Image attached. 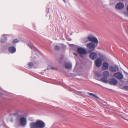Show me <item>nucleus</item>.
<instances>
[{"label":"nucleus","instance_id":"1","mask_svg":"<svg viewBox=\"0 0 128 128\" xmlns=\"http://www.w3.org/2000/svg\"><path fill=\"white\" fill-rule=\"evenodd\" d=\"M12 116L15 117L16 118V126L17 127L18 124V120L19 119V126L20 125L23 127H24L26 124V118L23 117H22V115L20 113L18 112H15L12 114Z\"/></svg>","mask_w":128,"mask_h":128},{"label":"nucleus","instance_id":"2","mask_svg":"<svg viewBox=\"0 0 128 128\" xmlns=\"http://www.w3.org/2000/svg\"><path fill=\"white\" fill-rule=\"evenodd\" d=\"M30 126L31 128H43L45 126V124L42 121L38 120L36 122L30 123Z\"/></svg>","mask_w":128,"mask_h":128},{"label":"nucleus","instance_id":"3","mask_svg":"<svg viewBox=\"0 0 128 128\" xmlns=\"http://www.w3.org/2000/svg\"><path fill=\"white\" fill-rule=\"evenodd\" d=\"M95 43L90 42L87 44L86 48L88 52H90L93 51L96 47Z\"/></svg>","mask_w":128,"mask_h":128},{"label":"nucleus","instance_id":"4","mask_svg":"<svg viewBox=\"0 0 128 128\" xmlns=\"http://www.w3.org/2000/svg\"><path fill=\"white\" fill-rule=\"evenodd\" d=\"M88 39L90 41L93 42L96 44V46L98 42V40L97 38L92 35H88L87 37Z\"/></svg>","mask_w":128,"mask_h":128},{"label":"nucleus","instance_id":"5","mask_svg":"<svg viewBox=\"0 0 128 128\" xmlns=\"http://www.w3.org/2000/svg\"><path fill=\"white\" fill-rule=\"evenodd\" d=\"M77 51L80 54V56L82 58L83 57V55L87 53L86 49L85 48H78Z\"/></svg>","mask_w":128,"mask_h":128},{"label":"nucleus","instance_id":"6","mask_svg":"<svg viewBox=\"0 0 128 128\" xmlns=\"http://www.w3.org/2000/svg\"><path fill=\"white\" fill-rule=\"evenodd\" d=\"M94 63L96 67H99L101 66L102 64V60L100 58H97L95 60Z\"/></svg>","mask_w":128,"mask_h":128},{"label":"nucleus","instance_id":"7","mask_svg":"<svg viewBox=\"0 0 128 128\" xmlns=\"http://www.w3.org/2000/svg\"><path fill=\"white\" fill-rule=\"evenodd\" d=\"M119 67L118 66L116 65H115L114 66H110L109 67V69L112 72H115L116 71V70H119Z\"/></svg>","mask_w":128,"mask_h":128},{"label":"nucleus","instance_id":"8","mask_svg":"<svg viewBox=\"0 0 128 128\" xmlns=\"http://www.w3.org/2000/svg\"><path fill=\"white\" fill-rule=\"evenodd\" d=\"M114 76L115 78L119 80H121L123 78V76L122 74L120 73L117 72L114 74Z\"/></svg>","mask_w":128,"mask_h":128},{"label":"nucleus","instance_id":"9","mask_svg":"<svg viewBox=\"0 0 128 128\" xmlns=\"http://www.w3.org/2000/svg\"><path fill=\"white\" fill-rule=\"evenodd\" d=\"M97 55L98 54L97 53L92 52L90 54L89 56L90 59L93 60L96 58Z\"/></svg>","mask_w":128,"mask_h":128},{"label":"nucleus","instance_id":"10","mask_svg":"<svg viewBox=\"0 0 128 128\" xmlns=\"http://www.w3.org/2000/svg\"><path fill=\"white\" fill-rule=\"evenodd\" d=\"M124 7L123 4L122 2H119L116 5V9L120 10L123 8Z\"/></svg>","mask_w":128,"mask_h":128},{"label":"nucleus","instance_id":"11","mask_svg":"<svg viewBox=\"0 0 128 128\" xmlns=\"http://www.w3.org/2000/svg\"><path fill=\"white\" fill-rule=\"evenodd\" d=\"M118 81L112 78L110 79L109 83L110 85H116L118 83Z\"/></svg>","mask_w":128,"mask_h":128},{"label":"nucleus","instance_id":"12","mask_svg":"<svg viewBox=\"0 0 128 128\" xmlns=\"http://www.w3.org/2000/svg\"><path fill=\"white\" fill-rule=\"evenodd\" d=\"M109 66L108 64L106 62H104L102 64V68L103 70H106L108 69Z\"/></svg>","mask_w":128,"mask_h":128},{"label":"nucleus","instance_id":"13","mask_svg":"<svg viewBox=\"0 0 128 128\" xmlns=\"http://www.w3.org/2000/svg\"><path fill=\"white\" fill-rule=\"evenodd\" d=\"M8 50L9 52L13 54L14 53L16 52V49L15 47L11 46L8 48Z\"/></svg>","mask_w":128,"mask_h":128},{"label":"nucleus","instance_id":"14","mask_svg":"<svg viewBox=\"0 0 128 128\" xmlns=\"http://www.w3.org/2000/svg\"><path fill=\"white\" fill-rule=\"evenodd\" d=\"M65 68L67 69H68L72 68V64L70 62H66L65 64Z\"/></svg>","mask_w":128,"mask_h":128},{"label":"nucleus","instance_id":"15","mask_svg":"<svg viewBox=\"0 0 128 128\" xmlns=\"http://www.w3.org/2000/svg\"><path fill=\"white\" fill-rule=\"evenodd\" d=\"M103 75L104 78H108L109 76L110 73L108 71H104L103 72Z\"/></svg>","mask_w":128,"mask_h":128},{"label":"nucleus","instance_id":"16","mask_svg":"<svg viewBox=\"0 0 128 128\" xmlns=\"http://www.w3.org/2000/svg\"><path fill=\"white\" fill-rule=\"evenodd\" d=\"M106 78H102L101 79L98 80L101 81L104 83H107L108 82V81L107 80Z\"/></svg>","mask_w":128,"mask_h":128},{"label":"nucleus","instance_id":"17","mask_svg":"<svg viewBox=\"0 0 128 128\" xmlns=\"http://www.w3.org/2000/svg\"><path fill=\"white\" fill-rule=\"evenodd\" d=\"M2 36L3 37L1 40V42L2 43H3L4 42L7 40V38L6 37H4V35H2Z\"/></svg>","mask_w":128,"mask_h":128},{"label":"nucleus","instance_id":"18","mask_svg":"<svg viewBox=\"0 0 128 128\" xmlns=\"http://www.w3.org/2000/svg\"><path fill=\"white\" fill-rule=\"evenodd\" d=\"M88 93L89 94V95L90 96H93L96 98H97V99H98L99 98L98 96H96V95L92 93H89V92H88Z\"/></svg>","mask_w":128,"mask_h":128},{"label":"nucleus","instance_id":"19","mask_svg":"<svg viewBox=\"0 0 128 128\" xmlns=\"http://www.w3.org/2000/svg\"><path fill=\"white\" fill-rule=\"evenodd\" d=\"M27 45L29 47L31 48H32V49H35L36 48L35 47L33 46L32 45H30L29 44H27Z\"/></svg>","mask_w":128,"mask_h":128},{"label":"nucleus","instance_id":"20","mask_svg":"<svg viewBox=\"0 0 128 128\" xmlns=\"http://www.w3.org/2000/svg\"><path fill=\"white\" fill-rule=\"evenodd\" d=\"M95 74L96 76L98 77H100L101 76V74L100 73L96 72Z\"/></svg>","mask_w":128,"mask_h":128},{"label":"nucleus","instance_id":"21","mask_svg":"<svg viewBox=\"0 0 128 128\" xmlns=\"http://www.w3.org/2000/svg\"><path fill=\"white\" fill-rule=\"evenodd\" d=\"M60 48V47L57 45H56L54 48L56 50H59Z\"/></svg>","mask_w":128,"mask_h":128},{"label":"nucleus","instance_id":"22","mask_svg":"<svg viewBox=\"0 0 128 128\" xmlns=\"http://www.w3.org/2000/svg\"><path fill=\"white\" fill-rule=\"evenodd\" d=\"M98 54V55L99 56L100 58H104V56L102 54H101L100 53H98V54Z\"/></svg>","mask_w":128,"mask_h":128},{"label":"nucleus","instance_id":"23","mask_svg":"<svg viewBox=\"0 0 128 128\" xmlns=\"http://www.w3.org/2000/svg\"><path fill=\"white\" fill-rule=\"evenodd\" d=\"M18 40L17 39H15L13 41V44H16L18 43Z\"/></svg>","mask_w":128,"mask_h":128},{"label":"nucleus","instance_id":"24","mask_svg":"<svg viewBox=\"0 0 128 128\" xmlns=\"http://www.w3.org/2000/svg\"><path fill=\"white\" fill-rule=\"evenodd\" d=\"M28 66L30 67L33 66H34L32 62H30L28 64Z\"/></svg>","mask_w":128,"mask_h":128},{"label":"nucleus","instance_id":"25","mask_svg":"<svg viewBox=\"0 0 128 128\" xmlns=\"http://www.w3.org/2000/svg\"><path fill=\"white\" fill-rule=\"evenodd\" d=\"M123 88L125 90H128V86H124L123 87Z\"/></svg>","mask_w":128,"mask_h":128},{"label":"nucleus","instance_id":"26","mask_svg":"<svg viewBox=\"0 0 128 128\" xmlns=\"http://www.w3.org/2000/svg\"><path fill=\"white\" fill-rule=\"evenodd\" d=\"M14 121V119L13 118H12L11 119H10V121L12 122Z\"/></svg>","mask_w":128,"mask_h":128},{"label":"nucleus","instance_id":"27","mask_svg":"<svg viewBox=\"0 0 128 128\" xmlns=\"http://www.w3.org/2000/svg\"><path fill=\"white\" fill-rule=\"evenodd\" d=\"M51 69H54V70H56V68H51Z\"/></svg>","mask_w":128,"mask_h":128},{"label":"nucleus","instance_id":"28","mask_svg":"<svg viewBox=\"0 0 128 128\" xmlns=\"http://www.w3.org/2000/svg\"><path fill=\"white\" fill-rule=\"evenodd\" d=\"M74 54L76 56H77V54L75 53H74Z\"/></svg>","mask_w":128,"mask_h":128},{"label":"nucleus","instance_id":"29","mask_svg":"<svg viewBox=\"0 0 128 128\" xmlns=\"http://www.w3.org/2000/svg\"><path fill=\"white\" fill-rule=\"evenodd\" d=\"M127 10L128 11V6L127 8Z\"/></svg>","mask_w":128,"mask_h":128},{"label":"nucleus","instance_id":"30","mask_svg":"<svg viewBox=\"0 0 128 128\" xmlns=\"http://www.w3.org/2000/svg\"><path fill=\"white\" fill-rule=\"evenodd\" d=\"M63 0L64 2H66V1L65 0Z\"/></svg>","mask_w":128,"mask_h":128},{"label":"nucleus","instance_id":"31","mask_svg":"<svg viewBox=\"0 0 128 128\" xmlns=\"http://www.w3.org/2000/svg\"><path fill=\"white\" fill-rule=\"evenodd\" d=\"M88 42V41H86V42Z\"/></svg>","mask_w":128,"mask_h":128}]
</instances>
